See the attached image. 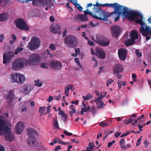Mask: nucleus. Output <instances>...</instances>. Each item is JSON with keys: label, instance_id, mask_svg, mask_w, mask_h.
I'll list each match as a JSON object with an SVG mask.
<instances>
[{"label": "nucleus", "instance_id": "8", "mask_svg": "<svg viewBox=\"0 0 151 151\" xmlns=\"http://www.w3.org/2000/svg\"><path fill=\"white\" fill-rule=\"evenodd\" d=\"M10 77L11 81L12 83L16 82L22 84L25 80L23 75L17 73H12L10 75Z\"/></svg>", "mask_w": 151, "mask_h": 151}, {"label": "nucleus", "instance_id": "34", "mask_svg": "<svg viewBox=\"0 0 151 151\" xmlns=\"http://www.w3.org/2000/svg\"><path fill=\"white\" fill-rule=\"evenodd\" d=\"M23 48L20 47H18L16 50L14 54L17 55L18 52H19L23 50Z\"/></svg>", "mask_w": 151, "mask_h": 151}, {"label": "nucleus", "instance_id": "35", "mask_svg": "<svg viewBox=\"0 0 151 151\" xmlns=\"http://www.w3.org/2000/svg\"><path fill=\"white\" fill-rule=\"evenodd\" d=\"M92 97L91 95L90 94H88L86 96H83V99L84 101H85L86 100H89Z\"/></svg>", "mask_w": 151, "mask_h": 151}, {"label": "nucleus", "instance_id": "17", "mask_svg": "<svg viewBox=\"0 0 151 151\" xmlns=\"http://www.w3.org/2000/svg\"><path fill=\"white\" fill-rule=\"evenodd\" d=\"M33 88V87L30 84L24 85L22 88V90L20 91L24 94H28L32 91Z\"/></svg>", "mask_w": 151, "mask_h": 151}, {"label": "nucleus", "instance_id": "30", "mask_svg": "<svg viewBox=\"0 0 151 151\" xmlns=\"http://www.w3.org/2000/svg\"><path fill=\"white\" fill-rule=\"evenodd\" d=\"M94 147V145L93 143H91L90 141L89 142V144L88 146L86 148L90 150L91 151H93V149Z\"/></svg>", "mask_w": 151, "mask_h": 151}, {"label": "nucleus", "instance_id": "46", "mask_svg": "<svg viewBox=\"0 0 151 151\" xmlns=\"http://www.w3.org/2000/svg\"><path fill=\"white\" fill-rule=\"evenodd\" d=\"M4 39V35L3 34H1L0 35V42H3Z\"/></svg>", "mask_w": 151, "mask_h": 151}, {"label": "nucleus", "instance_id": "57", "mask_svg": "<svg viewBox=\"0 0 151 151\" xmlns=\"http://www.w3.org/2000/svg\"><path fill=\"white\" fill-rule=\"evenodd\" d=\"M53 100V97L51 96H49L47 99V101L49 102H51Z\"/></svg>", "mask_w": 151, "mask_h": 151}, {"label": "nucleus", "instance_id": "58", "mask_svg": "<svg viewBox=\"0 0 151 151\" xmlns=\"http://www.w3.org/2000/svg\"><path fill=\"white\" fill-rule=\"evenodd\" d=\"M0 151H5V148L1 144H0Z\"/></svg>", "mask_w": 151, "mask_h": 151}, {"label": "nucleus", "instance_id": "32", "mask_svg": "<svg viewBox=\"0 0 151 151\" xmlns=\"http://www.w3.org/2000/svg\"><path fill=\"white\" fill-rule=\"evenodd\" d=\"M134 119H132L130 118L128 120L127 119H126L123 121L125 122L124 123L125 124H128L131 123H132L134 121Z\"/></svg>", "mask_w": 151, "mask_h": 151}, {"label": "nucleus", "instance_id": "21", "mask_svg": "<svg viewBox=\"0 0 151 151\" xmlns=\"http://www.w3.org/2000/svg\"><path fill=\"white\" fill-rule=\"evenodd\" d=\"M96 55L99 58L104 59L106 57V54L104 51L101 48H97L96 50Z\"/></svg>", "mask_w": 151, "mask_h": 151}, {"label": "nucleus", "instance_id": "50", "mask_svg": "<svg viewBox=\"0 0 151 151\" xmlns=\"http://www.w3.org/2000/svg\"><path fill=\"white\" fill-rule=\"evenodd\" d=\"M142 137V136L140 137V138L138 139L137 140V142L136 144V146H138L140 144L141 141V138Z\"/></svg>", "mask_w": 151, "mask_h": 151}, {"label": "nucleus", "instance_id": "41", "mask_svg": "<svg viewBox=\"0 0 151 151\" xmlns=\"http://www.w3.org/2000/svg\"><path fill=\"white\" fill-rule=\"evenodd\" d=\"M99 124L102 127H106L108 125V123L103 122H100Z\"/></svg>", "mask_w": 151, "mask_h": 151}, {"label": "nucleus", "instance_id": "59", "mask_svg": "<svg viewBox=\"0 0 151 151\" xmlns=\"http://www.w3.org/2000/svg\"><path fill=\"white\" fill-rule=\"evenodd\" d=\"M138 127L140 131H143V129H142V128H143L142 125H141L140 124H139L138 125Z\"/></svg>", "mask_w": 151, "mask_h": 151}, {"label": "nucleus", "instance_id": "37", "mask_svg": "<svg viewBox=\"0 0 151 151\" xmlns=\"http://www.w3.org/2000/svg\"><path fill=\"white\" fill-rule=\"evenodd\" d=\"M75 62L80 67V68H81L82 69V71H83V68L82 66L80 64V62L79 60V59L78 58H76L74 59Z\"/></svg>", "mask_w": 151, "mask_h": 151}, {"label": "nucleus", "instance_id": "36", "mask_svg": "<svg viewBox=\"0 0 151 151\" xmlns=\"http://www.w3.org/2000/svg\"><path fill=\"white\" fill-rule=\"evenodd\" d=\"M39 4L42 6H45L46 0H37Z\"/></svg>", "mask_w": 151, "mask_h": 151}, {"label": "nucleus", "instance_id": "13", "mask_svg": "<svg viewBox=\"0 0 151 151\" xmlns=\"http://www.w3.org/2000/svg\"><path fill=\"white\" fill-rule=\"evenodd\" d=\"M95 42L98 45L104 47L108 46L110 43L108 38L104 37H100L99 39H97Z\"/></svg>", "mask_w": 151, "mask_h": 151}, {"label": "nucleus", "instance_id": "44", "mask_svg": "<svg viewBox=\"0 0 151 151\" xmlns=\"http://www.w3.org/2000/svg\"><path fill=\"white\" fill-rule=\"evenodd\" d=\"M68 87L69 88V90H70L72 91H73L74 89V87L71 84L68 85Z\"/></svg>", "mask_w": 151, "mask_h": 151}, {"label": "nucleus", "instance_id": "22", "mask_svg": "<svg viewBox=\"0 0 151 151\" xmlns=\"http://www.w3.org/2000/svg\"><path fill=\"white\" fill-rule=\"evenodd\" d=\"M76 20H79L81 21H88V18L86 16H85L83 14H78L75 17Z\"/></svg>", "mask_w": 151, "mask_h": 151}, {"label": "nucleus", "instance_id": "52", "mask_svg": "<svg viewBox=\"0 0 151 151\" xmlns=\"http://www.w3.org/2000/svg\"><path fill=\"white\" fill-rule=\"evenodd\" d=\"M113 82L114 81H112L111 79H108L106 83V84L107 86H108L109 85L111 84L112 82Z\"/></svg>", "mask_w": 151, "mask_h": 151}, {"label": "nucleus", "instance_id": "4", "mask_svg": "<svg viewBox=\"0 0 151 151\" xmlns=\"http://www.w3.org/2000/svg\"><path fill=\"white\" fill-rule=\"evenodd\" d=\"M27 132L29 135L27 139L28 144L30 146H35L37 144V139L35 137L38 134L37 132L32 128L27 129Z\"/></svg>", "mask_w": 151, "mask_h": 151}, {"label": "nucleus", "instance_id": "15", "mask_svg": "<svg viewBox=\"0 0 151 151\" xmlns=\"http://www.w3.org/2000/svg\"><path fill=\"white\" fill-rule=\"evenodd\" d=\"M118 54L119 59L124 61L127 57V50L124 48H120L118 50Z\"/></svg>", "mask_w": 151, "mask_h": 151}, {"label": "nucleus", "instance_id": "38", "mask_svg": "<svg viewBox=\"0 0 151 151\" xmlns=\"http://www.w3.org/2000/svg\"><path fill=\"white\" fill-rule=\"evenodd\" d=\"M58 114L59 115H61L62 117L65 118V119L67 118V116L64 113L63 111L62 110H60L59 111Z\"/></svg>", "mask_w": 151, "mask_h": 151}, {"label": "nucleus", "instance_id": "51", "mask_svg": "<svg viewBox=\"0 0 151 151\" xmlns=\"http://www.w3.org/2000/svg\"><path fill=\"white\" fill-rule=\"evenodd\" d=\"M120 144V146L121 147L122 145H124V144L125 141L123 139H121L119 141Z\"/></svg>", "mask_w": 151, "mask_h": 151}, {"label": "nucleus", "instance_id": "56", "mask_svg": "<svg viewBox=\"0 0 151 151\" xmlns=\"http://www.w3.org/2000/svg\"><path fill=\"white\" fill-rule=\"evenodd\" d=\"M61 148V146L60 145L57 146L54 150V151H58V150H60Z\"/></svg>", "mask_w": 151, "mask_h": 151}, {"label": "nucleus", "instance_id": "33", "mask_svg": "<svg viewBox=\"0 0 151 151\" xmlns=\"http://www.w3.org/2000/svg\"><path fill=\"white\" fill-rule=\"evenodd\" d=\"M82 104L83 106V108H82V109H84V112H86L87 111H89L90 110V107L89 106L88 107H86V105L84 104V101H82Z\"/></svg>", "mask_w": 151, "mask_h": 151}, {"label": "nucleus", "instance_id": "18", "mask_svg": "<svg viewBox=\"0 0 151 151\" xmlns=\"http://www.w3.org/2000/svg\"><path fill=\"white\" fill-rule=\"evenodd\" d=\"M24 128V123L21 122H19L17 124L15 127V133L19 134H21Z\"/></svg>", "mask_w": 151, "mask_h": 151}, {"label": "nucleus", "instance_id": "9", "mask_svg": "<svg viewBox=\"0 0 151 151\" xmlns=\"http://www.w3.org/2000/svg\"><path fill=\"white\" fill-rule=\"evenodd\" d=\"M16 28L22 30H29V28L27 26L24 20L21 18L16 19L15 21Z\"/></svg>", "mask_w": 151, "mask_h": 151}, {"label": "nucleus", "instance_id": "5", "mask_svg": "<svg viewBox=\"0 0 151 151\" xmlns=\"http://www.w3.org/2000/svg\"><path fill=\"white\" fill-rule=\"evenodd\" d=\"M27 63V60L24 58H19L15 60L12 63V68L13 70H18L26 66Z\"/></svg>", "mask_w": 151, "mask_h": 151}, {"label": "nucleus", "instance_id": "2", "mask_svg": "<svg viewBox=\"0 0 151 151\" xmlns=\"http://www.w3.org/2000/svg\"><path fill=\"white\" fill-rule=\"evenodd\" d=\"M121 11H119L120 14L118 20L120 18L121 15L122 14L123 16L126 17L129 20L134 21L135 20V22L137 24H139L141 27L140 28L139 31L142 35L146 37V39L147 41L150 40V37L148 36L149 34L151 36V28L150 26H148L142 20V17L137 19L139 16L142 17V16L138 12L130 10L128 11V7L126 6L121 5Z\"/></svg>", "mask_w": 151, "mask_h": 151}, {"label": "nucleus", "instance_id": "19", "mask_svg": "<svg viewBox=\"0 0 151 151\" xmlns=\"http://www.w3.org/2000/svg\"><path fill=\"white\" fill-rule=\"evenodd\" d=\"M123 67L122 64H116L113 69V73L116 74L122 72L123 70Z\"/></svg>", "mask_w": 151, "mask_h": 151}, {"label": "nucleus", "instance_id": "25", "mask_svg": "<svg viewBox=\"0 0 151 151\" xmlns=\"http://www.w3.org/2000/svg\"><path fill=\"white\" fill-rule=\"evenodd\" d=\"M138 38V35L137 32L136 31H133L131 32V38L133 40H135Z\"/></svg>", "mask_w": 151, "mask_h": 151}, {"label": "nucleus", "instance_id": "12", "mask_svg": "<svg viewBox=\"0 0 151 151\" xmlns=\"http://www.w3.org/2000/svg\"><path fill=\"white\" fill-rule=\"evenodd\" d=\"M14 56L13 52L9 51L5 52L3 55V63L4 65H6Z\"/></svg>", "mask_w": 151, "mask_h": 151}, {"label": "nucleus", "instance_id": "3", "mask_svg": "<svg viewBox=\"0 0 151 151\" xmlns=\"http://www.w3.org/2000/svg\"><path fill=\"white\" fill-rule=\"evenodd\" d=\"M6 118L4 116H0V135L4 134L6 141H12L14 137L10 132V128L7 127Z\"/></svg>", "mask_w": 151, "mask_h": 151}, {"label": "nucleus", "instance_id": "10", "mask_svg": "<svg viewBox=\"0 0 151 151\" xmlns=\"http://www.w3.org/2000/svg\"><path fill=\"white\" fill-rule=\"evenodd\" d=\"M65 45L69 47H74L78 44L77 39L73 36H68L65 38Z\"/></svg>", "mask_w": 151, "mask_h": 151}, {"label": "nucleus", "instance_id": "42", "mask_svg": "<svg viewBox=\"0 0 151 151\" xmlns=\"http://www.w3.org/2000/svg\"><path fill=\"white\" fill-rule=\"evenodd\" d=\"M49 48L51 50H55L56 49L55 46L54 44H51L50 45Z\"/></svg>", "mask_w": 151, "mask_h": 151}, {"label": "nucleus", "instance_id": "23", "mask_svg": "<svg viewBox=\"0 0 151 151\" xmlns=\"http://www.w3.org/2000/svg\"><path fill=\"white\" fill-rule=\"evenodd\" d=\"M14 96L13 94V91H10L9 92V96H8L6 97L7 99V101L8 104L10 106H11L12 105V102L13 100Z\"/></svg>", "mask_w": 151, "mask_h": 151}, {"label": "nucleus", "instance_id": "20", "mask_svg": "<svg viewBox=\"0 0 151 151\" xmlns=\"http://www.w3.org/2000/svg\"><path fill=\"white\" fill-rule=\"evenodd\" d=\"M60 27L57 24H54L51 25L50 27L51 32L54 33H58L59 34L61 33L60 31Z\"/></svg>", "mask_w": 151, "mask_h": 151}, {"label": "nucleus", "instance_id": "14", "mask_svg": "<svg viewBox=\"0 0 151 151\" xmlns=\"http://www.w3.org/2000/svg\"><path fill=\"white\" fill-rule=\"evenodd\" d=\"M50 66L53 69L57 70H60L62 68V65L60 61L58 60H54L51 61Z\"/></svg>", "mask_w": 151, "mask_h": 151}, {"label": "nucleus", "instance_id": "11", "mask_svg": "<svg viewBox=\"0 0 151 151\" xmlns=\"http://www.w3.org/2000/svg\"><path fill=\"white\" fill-rule=\"evenodd\" d=\"M40 57L37 54H34L29 56L28 59V63L31 65H37L40 62Z\"/></svg>", "mask_w": 151, "mask_h": 151}, {"label": "nucleus", "instance_id": "29", "mask_svg": "<svg viewBox=\"0 0 151 151\" xmlns=\"http://www.w3.org/2000/svg\"><path fill=\"white\" fill-rule=\"evenodd\" d=\"M121 148L123 150H128L130 148L131 145L130 144H127L124 145H122Z\"/></svg>", "mask_w": 151, "mask_h": 151}, {"label": "nucleus", "instance_id": "28", "mask_svg": "<svg viewBox=\"0 0 151 151\" xmlns=\"http://www.w3.org/2000/svg\"><path fill=\"white\" fill-rule=\"evenodd\" d=\"M54 5V4L52 1L50 0H46L45 6H47L48 7H50L53 6Z\"/></svg>", "mask_w": 151, "mask_h": 151}, {"label": "nucleus", "instance_id": "27", "mask_svg": "<svg viewBox=\"0 0 151 151\" xmlns=\"http://www.w3.org/2000/svg\"><path fill=\"white\" fill-rule=\"evenodd\" d=\"M53 126L55 128H56L58 129H59V125L58 122L57 118H54L53 119Z\"/></svg>", "mask_w": 151, "mask_h": 151}, {"label": "nucleus", "instance_id": "43", "mask_svg": "<svg viewBox=\"0 0 151 151\" xmlns=\"http://www.w3.org/2000/svg\"><path fill=\"white\" fill-rule=\"evenodd\" d=\"M64 134L68 136H70L73 135L72 133L69 132L65 129L64 130Z\"/></svg>", "mask_w": 151, "mask_h": 151}, {"label": "nucleus", "instance_id": "62", "mask_svg": "<svg viewBox=\"0 0 151 151\" xmlns=\"http://www.w3.org/2000/svg\"><path fill=\"white\" fill-rule=\"evenodd\" d=\"M12 37L13 40L15 41L17 39V37L14 34H12Z\"/></svg>", "mask_w": 151, "mask_h": 151}, {"label": "nucleus", "instance_id": "16", "mask_svg": "<svg viewBox=\"0 0 151 151\" xmlns=\"http://www.w3.org/2000/svg\"><path fill=\"white\" fill-rule=\"evenodd\" d=\"M111 30L112 35L116 38L118 37L121 32L120 27L117 26H114L111 27Z\"/></svg>", "mask_w": 151, "mask_h": 151}, {"label": "nucleus", "instance_id": "53", "mask_svg": "<svg viewBox=\"0 0 151 151\" xmlns=\"http://www.w3.org/2000/svg\"><path fill=\"white\" fill-rule=\"evenodd\" d=\"M41 66L43 68H47L48 67L46 63H43L41 64Z\"/></svg>", "mask_w": 151, "mask_h": 151}, {"label": "nucleus", "instance_id": "47", "mask_svg": "<svg viewBox=\"0 0 151 151\" xmlns=\"http://www.w3.org/2000/svg\"><path fill=\"white\" fill-rule=\"evenodd\" d=\"M75 53L77 54V55H81V52H80V50L79 48H76L75 50Z\"/></svg>", "mask_w": 151, "mask_h": 151}, {"label": "nucleus", "instance_id": "26", "mask_svg": "<svg viewBox=\"0 0 151 151\" xmlns=\"http://www.w3.org/2000/svg\"><path fill=\"white\" fill-rule=\"evenodd\" d=\"M134 40H133V39L131 38H130L129 39L127 40H125L124 44L126 46H129L132 45L134 43Z\"/></svg>", "mask_w": 151, "mask_h": 151}, {"label": "nucleus", "instance_id": "6", "mask_svg": "<svg viewBox=\"0 0 151 151\" xmlns=\"http://www.w3.org/2000/svg\"><path fill=\"white\" fill-rule=\"evenodd\" d=\"M86 7L87 9L86 11H84L85 16H86L89 14L92 16L94 18L100 20L98 14H96V10H95L96 8L94 9L93 4L92 3L88 4Z\"/></svg>", "mask_w": 151, "mask_h": 151}, {"label": "nucleus", "instance_id": "45", "mask_svg": "<svg viewBox=\"0 0 151 151\" xmlns=\"http://www.w3.org/2000/svg\"><path fill=\"white\" fill-rule=\"evenodd\" d=\"M115 142V141L114 140H113L111 142H108L107 145L108 147L109 148Z\"/></svg>", "mask_w": 151, "mask_h": 151}, {"label": "nucleus", "instance_id": "49", "mask_svg": "<svg viewBox=\"0 0 151 151\" xmlns=\"http://www.w3.org/2000/svg\"><path fill=\"white\" fill-rule=\"evenodd\" d=\"M61 97V96L60 94H59L58 96H54V99L57 100H59Z\"/></svg>", "mask_w": 151, "mask_h": 151}, {"label": "nucleus", "instance_id": "24", "mask_svg": "<svg viewBox=\"0 0 151 151\" xmlns=\"http://www.w3.org/2000/svg\"><path fill=\"white\" fill-rule=\"evenodd\" d=\"M9 15L7 13L4 12L0 15V21L3 22L8 19Z\"/></svg>", "mask_w": 151, "mask_h": 151}, {"label": "nucleus", "instance_id": "55", "mask_svg": "<svg viewBox=\"0 0 151 151\" xmlns=\"http://www.w3.org/2000/svg\"><path fill=\"white\" fill-rule=\"evenodd\" d=\"M88 43L89 45L92 46L94 45L93 42L90 40H88Z\"/></svg>", "mask_w": 151, "mask_h": 151}, {"label": "nucleus", "instance_id": "31", "mask_svg": "<svg viewBox=\"0 0 151 151\" xmlns=\"http://www.w3.org/2000/svg\"><path fill=\"white\" fill-rule=\"evenodd\" d=\"M76 1V2L75 3H74V4L75 5V6L77 7L78 10L80 11H82V9H83V8L79 4H78L77 3V0H74Z\"/></svg>", "mask_w": 151, "mask_h": 151}, {"label": "nucleus", "instance_id": "63", "mask_svg": "<svg viewBox=\"0 0 151 151\" xmlns=\"http://www.w3.org/2000/svg\"><path fill=\"white\" fill-rule=\"evenodd\" d=\"M35 85L38 87H40L42 85V84L41 83H35Z\"/></svg>", "mask_w": 151, "mask_h": 151}, {"label": "nucleus", "instance_id": "54", "mask_svg": "<svg viewBox=\"0 0 151 151\" xmlns=\"http://www.w3.org/2000/svg\"><path fill=\"white\" fill-rule=\"evenodd\" d=\"M121 132H116L114 134V136L116 138L118 137L120 134H121Z\"/></svg>", "mask_w": 151, "mask_h": 151}, {"label": "nucleus", "instance_id": "64", "mask_svg": "<svg viewBox=\"0 0 151 151\" xmlns=\"http://www.w3.org/2000/svg\"><path fill=\"white\" fill-rule=\"evenodd\" d=\"M50 20L51 22H54L55 21V19L53 17L51 16L50 18Z\"/></svg>", "mask_w": 151, "mask_h": 151}, {"label": "nucleus", "instance_id": "7", "mask_svg": "<svg viewBox=\"0 0 151 151\" xmlns=\"http://www.w3.org/2000/svg\"><path fill=\"white\" fill-rule=\"evenodd\" d=\"M40 45V40L37 37H33L28 43L27 47L30 50H35L38 49Z\"/></svg>", "mask_w": 151, "mask_h": 151}, {"label": "nucleus", "instance_id": "61", "mask_svg": "<svg viewBox=\"0 0 151 151\" xmlns=\"http://www.w3.org/2000/svg\"><path fill=\"white\" fill-rule=\"evenodd\" d=\"M104 70V67H101L99 68V71L98 72V74H99L102 72V71Z\"/></svg>", "mask_w": 151, "mask_h": 151}, {"label": "nucleus", "instance_id": "39", "mask_svg": "<svg viewBox=\"0 0 151 151\" xmlns=\"http://www.w3.org/2000/svg\"><path fill=\"white\" fill-rule=\"evenodd\" d=\"M135 52L136 55L138 58H139L140 57L142 56V53L139 52V50L138 49H136Z\"/></svg>", "mask_w": 151, "mask_h": 151}, {"label": "nucleus", "instance_id": "1", "mask_svg": "<svg viewBox=\"0 0 151 151\" xmlns=\"http://www.w3.org/2000/svg\"><path fill=\"white\" fill-rule=\"evenodd\" d=\"M94 8H96V13L98 14L100 20L107 21L108 18L111 16L114 17L115 21L118 20L121 11V5L117 3L111 4H99L98 2L93 4Z\"/></svg>", "mask_w": 151, "mask_h": 151}, {"label": "nucleus", "instance_id": "60", "mask_svg": "<svg viewBox=\"0 0 151 151\" xmlns=\"http://www.w3.org/2000/svg\"><path fill=\"white\" fill-rule=\"evenodd\" d=\"M51 107V106H47V112H46V114H48L49 113H50V110H51V109H50V107Z\"/></svg>", "mask_w": 151, "mask_h": 151}, {"label": "nucleus", "instance_id": "48", "mask_svg": "<svg viewBox=\"0 0 151 151\" xmlns=\"http://www.w3.org/2000/svg\"><path fill=\"white\" fill-rule=\"evenodd\" d=\"M90 111L93 114H94L95 113V110L94 107L92 106L90 109Z\"/></svg>", "mask_w": 151, "mask_h": 151}, {"label": "nucleus", "instance_id": "40", "mask_svg": "<svg viewBox=\"0 0 151 151\" xmlns=\"http://www.w3.org/2000/svg\"><path fill=\"white\" fill-rule=\"evenodd\" d=\"M46 110V108L44 107H40L39 109V112L43 114L44 111Z\"/></svg>", "mask_w": 151, "mask_h": 151}]
</instances>
